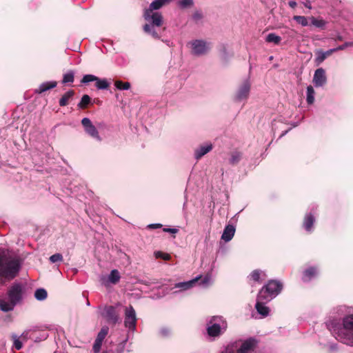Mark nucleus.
Instances as JSON below:
<instances>
[{
	"label": "nucleus",
	"instance_id": "nucleus-1",
	"mask_svg": "<svg viewBox=\"0 0 353 353\" xmlns=\"http://www.w3.org/2000/svg\"><path fill=\"white\" fill-rule=\"evenodd\" d=\"M327 329L341 343L353 347V314H349L340 319L330 317L326 322Z\"/></svg>",
	"mask_w": 353,
	"mask_h": 353
},
{
	"label": "nucleus",
	"instance_id": "nucleus-2",
	"mask_svg": "<svg viewBox=\"0 0 353 353\" xmlns=\"http://www.w3.org/2000/svg\"><path fill=\"white\" fill-rule=\"evenodd\" d=\"M22 262L21 257L17 255H0V284L3 283V279L11 280L16 277Z\"/></svg>",
	"mask_w": 353,
	"mask_h": 353
},
{
	"label": "nucleus",
	"instance_id": "nucleus-3",
	"mask_svg": "<svg viewBox=\"0 0 353 353\" xmlns=\"http://www.w3.org/2000/svg\"><path fill=\"white\" fill-rule=\"evenodd\" d=\"M23 288L21 283L11 285L7 292L0 297V310L4 312L12 311L23 299Z\"/></svg>",
	"mask_w": 353,
	"mask_h": 353
},
{
	"label": "nucleus",
	"instance_id": "nucleus-4",
	"mask_svg": "<svg viewBox=\"0 0 353 353\" xmlns=\"http://www.w3.org/2000/svg\"><path fill=\"white\" fill-rule=\"evenodd\" d=\"M228 329V322L222 316H211L207 321V334L211 341L222 336Z\"/></svg>",
	"mask_w": 353,
	"mask_h": 353
},
{
	"label": "nucleus",
	"instance_id": "nucleus-5",
	"mask_svg": "<svg viewBox=\"0 0 353 353\" xmlns=\"http://www.w3.org/2000/svg\"><path fill=\"white\" fill-rule=\"evenodd\" d=\"M282 283L278 281L271 280L259 291L258 296L260 300L270 301L281 291Z\"/></svg>",
	"mask_w": 353,
	"mask_h": 353
},
{
	"label": "nucleus",
	"instance_id": "nucleus-6",
	"mask_svg": "<svg viewBox=\"0 0 353 353\" xmlns=\"http://www.w3.org/2000/svg\"><path fill=\"white\" fill-rule=\"evenodd\" d=\"M196 283H199V285L203 287L208 286L212 283L211 275L207 274L202 279L201 276H199L188 281L176 283L174 284V286L172 288V289H179V290L174 292V293H177L179 292L188 290L193 288Z\"/></svg>",
	"mask_w": 353,
	"mask_h": 353
},
{
	"label": "nucleus",
	"instance_id": "nucleus-7",
	"mask_svg": "<svg viewBox=\"0 0 353 353\" xmlns=\"http://www.w3.org/2000/svg\"><path fill=\"white\" fill-rule=\"evenodd\" d=\"M191 54L194 56L201 57L205 55L211 49V44L202 39H195L189 42Z\"/></svg>",
	"mask_w": 353,
	"mask_h": 353
},
{
	"label": "nucleus",
	"instance_id": "nucleus-8",
	"mask_svg": "<svg viewBox=\"0 0 353 353\" xmlns=\"http://www.w3.org/2000/svg\"><path fill=\"white\" fill-rule=\"evenodd\" d=\"M137 323V314L132 305L125 307L124 310V326L129 332L136 330Z\"/></svg>",
	"mask_w": 353,
	"mask_h": 353
},
{
	"label": "nucleus",
	"instance_id": "nucleus-9",
	"mask_svg": "<svg viewBox=\"0 0 353 353\" xmlns=\"http://www.w3.org/2000/svg\"><path fill=\"white\" fill-rule=\"evenodd\" d=\"M100 315L104 318L108 323L116 324L119 319V314L115 306L104 305L99 307Z\"/></svg>",
	"mask_w": 353,
	"mask_h": 353
},
{
	"label": "nucleus",
	"instance_id": "nucleus-10",
	"mask_svg": "<svg viewBox=\"0 0 353 353\" xmlns=\"http://www.w3.org/2000/svg\"><path fill=\"white\" fill-rule=\"evenodd\" d=\"M251 89V83L249 79H245L237 88L235 95L234 101L241 102L246 101L249 97Z\"/></svg>",
	"mask_w": 353,
	"mask_h": 353
},
{
	"label": "nucleus",
	"instance_id": "nucleus-11",
	"mask_svg": "<svg viewBox=\"0 0 353 353\" xmlns=\"http://www.w3.org/2000/svg\"><path fill=\"white\" fill-rule=\"evenodd\" d=\"M81 124L83 127L85 132L92 139L98 142L102 141V138L95 125H93L89 118L85 117L81 120Z\"/></svg>",
	"mask_w": 353,
	"mask_h": 353
},
{
	"label": "nucleus",
	"instance_id": "nucleus-12",
	"mask_svg": "<svg viewBox=\"0 0 353 353\" xmlns=\"http://www.w3.org/2000/svg\"><path fill=\"white\" fill-rule=\"evenodd\" d=\"M92 81L95 82V86L99 90H106L110 86V83L106 79H100L93 74H85L81 81V83L83 84H87Z\"/></svg>",
	"mask_w": 353,
	"mask_h": 353
},
{
	"label": "nucleus",
	"instance_id": "nucleus-13",
	"mask_svg": "<svg viewBox=\"0 0 353 353\" xmlns=\"http://www.w3.org/2000/svg\"><path fill=\"white\" fill-rule=\"evenodd\" d=\"M143 17L147 24H152L156 26H161L163 23V15L159 12H152L145 10Z\"/></svg>",
	"mask_w": 353,
	"mask_h": 353
},
{
	"label": "nucleus",
	"instance_id": "nucleus-14",
	"mask_svg": "<svg viewBox=\"0 0 353 353\" xmlns=\"http://www.w3.org/2000/svg\"><path fill=\"white\" fill-rule=\"evenodd\" d=\"M109 332V327L108 326H103L99 332L94 344L92 345L93 353H99L103 345V342Z\"/></svg>",
	"mask_w": 353,
	"mask_h": 353
},
{
	"label": "nucleus",
	"instance_id": "nucleus-15",
	"mask_svg": "<svg viewBox=\"0 0 353 353\" xmlns=\"http://www.w3.org/2000/svg\"><path fill=\"white\" fill-rule=\"evenodd\" d=\"M239 345L236 353H250L254 350L256 341L253 338H249L245 341H238Z\"/></svg>",
	"mask_w": 353,
	"mask_h": 353
},
{
	"label": "nucleus",
	"instance_id": "nucleus-16",
	"mask_svg": "<svg viewBox=\"0 0 353 353\" xmlns=\"http://www.w3.org/2000/svg\"><path fill=\"white\" fill-rule=\"evenodd\" d=\"M327 82L325 71L323 68H320L315 70L313 77V83L315 87H322Z\"/></svg>",
	"mask_w": 353,
	"mask_h": 353
},
{
	"label": "nucleus",
	"instance_id": "nucleus-17",
	"mask_svg": "<svg viewBox=\"0 0 353 353\" xmlns=\"http://www.w3.org/2000/svg\"><path fill=\"white\" fill-rule=\"evenodd\" d=\"M213 148L211 143H205L197 147L194 152V157L196 160H199L204 155L210 152Z\"/></svg>",
	"mask_w": 353,
	"mask_h": 353
},
{
	"label": "nucleus",
	"instance_id": "nucleus-18",
	"mask_svg": "<svg viewBox=\"0 0 353 353\" xmlns=\"http://www.w3.org/2000/svg\"><path fill=\"white\" fill-rule=\"evenodd\" d=\"M161 26H156L152 24H145L143 27L145 33L150 35L152 37L156 39L161 38Z\"/></svg>",
	"mask_w": 353,
	"mask_h": 353
},
{
	"label": "nucleus",
	"instance_id": "nucleus-19",
	"mask_svg": "<svg viewBox=\"0 0 353 353\" xmlns=\"http://www.w3.org/2000/svg\"><path fill=\"white\" fill-rule=\"evenodd\" d=\"M268 302V301L265 300H260L259 296H257L255 308L258 313L260 314L263 317H265L269 314V307L265 305V304Z\"/></svg>",
	"mask_w": 353,
	"mask_h": 353
},
{
	"label": "nucleus",
	"instance_id": "nucleus-20",
	"mask_svg": "<svg viewBox=\"0 0 353 353\" xmlns=\"http://www.w3.org/2000/svg\"><path fill=\"white\" fill-rule=\"evenodd\" d=\"M28 337V332H24L19 336L16 334H12L11 338L13 341V347L17 350L23 347V341H26Z\"/></svg>",
	"mask_w": 353,
	"mask_h": 353
},
{
	"label": "nucleus",
	"instance_id": "nucleus-21",
	"mask_svg": "<svg viewBox=\"0 0 353 353\" xmlns=\"http://www.w3.org/2000/svg\"><path fill=\"white\" fill-rule=\"evenodd\" d=\"M173 0H154L152 1L148 8L145 9L146 10L155 12V10H158L164 6L169 4Z\"/></svg>",
	"mask_w": 353,
	"mask_h": 353
},
{
	"label": "nucleus",
	"instance_id": "nucleus-22",
	"mask_svg": "<svg viewBox=\"0 0 353 353\" xmlns=\"http://www.w3.org/2000/svg\"><path fill=\"white\" fill-rule=\"evenodd\" d=\"M318 273L317 268L310 267L303 272L302 279L304 282H308L314 278Z\"/></svg>",
	"mask_w": 353,
	"mask_h": 353
},
{
	"label": "nucleus",
	"instance_id": "nucleus-23",
	"mask_svg": "<svg viewBox=\"0 0 353 353\" xmlns=\"http://www.w3.org/2000/svg\"><path fill=\"white\" fill-rule=\"evenodd\" d=\"M235 233V228L232 225H228L224 228L221 239L225 242H228L233 238Z\"/></svg>",
	"mask_w": 353,
	"mask_h": 353
},
{
	"label": "nucleus",
	"instance_id": "nucleus-24",
	"mask_svg": "<svg viewBox=\"0 0 353 353\" xmlns=\"http://www.w3.org/2000/svg\"><path fill=\"white\" fill-rule=\"evenodd\" d=\"M57 85V83L54 81L43 82L35 90V92L41 94L47 90H49L50 89L55 88Z\"/></svg>",
	"mask_w": 353,
	"mask_h": 353
},
{
	"label": "nucleus",
	"instance_id": "nucleus-25",
	"mask_svg": "<svg viewBox=\"0 0 353 353\" xmlns=\"http://www.w3.org/2000/svg\"><path fill=\"white\" fill-rule=\"evenodd\" d=\"M314 221L315 219L313 214L311 213L306 214L303 221V227L306 231H312Z\"/></svg>",
	"mask_w": 353,
	"mask_h": 353
},
{
	"label": "nucleus",
	"instance_id": "nucleus-26",
	"mask_svg": "<svg viewBox=\"0 0 353 353\" xmlns=\"http://www.w3.org/2000/svg\"><path fill=\"white\" fill-rule=\"evenodd\" d=\"M250 277L254 281L261 283L266 278V274L262 270H255L250 273Z\"/></svg>",
	"mask_w": 353,
	"mask_h": 353
},
{
	"label": "nucleus",
	"instance_id": "nucleus-27",
	"mask_svg": "<svg viewBox=\"0 0 353 353\" xmlns=\"http://www.w3.org/2000/svg\"><path fill=\"white\" fill-rule=\"evenodd\" d=\"M242 159V153L239 151H233L230 153L229 163L234 165L238 164Z\"/></svg>",
	"mask_w": 353,
	"mask_h": 353
},
{
	"label": "nucleus",
	"instance_id": "nucleus-28",
	"mask_svg": "<svg viewBox=\"0 0 353 353\" xmlns=\"http://www.w3.org/2000/svg\"><path fill=\"white\" fill-rule=\"evenodd\" d=\"M74 94L73 90H69L65 92L59 100L60 106H65L68 105V101L73 97Z\"/></svg>",
	"mask_w": 353,
	"mask_h": 353
},
{
	"label": "nucleus",
	"instance_id": "nucleus-29",
	"mask_svg": "<svg viewBox=\"0 0 353 353\" xmlns=\"http://www.w3.org/2000/svg\"><path fill=\"white\" fill-rule=\"evenodd\" d=\"M121 276L117 270H112L108 275V281L112 284L117 283L120 280Z\"/></svg>",
	"mask_w": 353,
	"mask_h": 353
},
{
	"label": "nucleus",
	"instance_id": "nucleus-30",
	"mask_svg": "<svg viewBox=\"0 0 353 353\" xmlns=\"http://www.w3.org/2000/svg\"><path fill=\"white\" fill-rule=\"evenodd\" d=\"M281 41V37L274 33H270L266 36L265 41L278 45Z\"/></svg>",
	"mask_w": 353,
	"mask_h": 353
},
{
	"label": "nucleus",
	"instance_id": "nucleus-31",
	"mask_svg": "<svg viewBox=\"0 0 353 353\" xmlns=\"http://www.w3.org/2000/svg\"><path fill=\"white\" fill-rule=\"evenodd\" d=\"M315 92L312 85L307 87V98L306 101L308 104H312L314 101Z\"/></svg>",
	"mask_w": 353,
	"mask_h": 353
},
{
	"label": "nucleus",
	"instance_id": "nucleus-32",
	"mask_svg": "<svg viewBox=\"0 0 353 353\" xmlns=\"http://www.w3.org/2000/svg\"><path fill=\"white\" fill-rule=\"evenodd\" d=\"M47 291L43 288L37 289L34 292V297L38 301H43L47 298Z\"/></svg>",
	"mask_w": 353,
	"mask_h": 353
},
{
	"label": "nucleus",
	"instance_id": "nucleus-33",
	"mask_svg": "<svg viewBox=\"0 0 353 353\" xmlns=\"http://www.w3.org/2000/svg\"><path fill=\"white\" fill-rule=\"evenodd\" d=\"M239 345V341H234L233 343H231L225 347V351L223 353H236Z\"/></svg>",
	"mask_w": 353,
	"mask_h": 353
},
{
	"label": "nucleus",
	"instance_id": "nucleus-34",
	"mask_svg": "<svg viewBox=\"0 0 353 353\" xmlns=\"http://www.w3.org/2000/svg\"><path fill=\"white\" fill-rule=\"evenodd\" d=\"M328 53V51H322L319 50L316 52V62L318 64L321 63L327 57L330 56Z\"/></svg>",
	"mask_w": 353,
	"mask_h": 353
},
{
	"label": "nucleus",
	"instance_id": "nucleus-35",
	"mask_svg": "<svg viewBox=\"0 0 353 353\" xmlns=\"http://www.w3.org/2000/svg\"><path fill=\"white\" fill-rule=\"evenodd\" d=\"M90 101L91 98L88 94H84L77 105L79 108L84 109L90 103Z\"/></svg>",
	"mask_w": 353,
	"mask_h": 353
},
{
	"label": "nucleus",
	"instance_id": "nucleus-36",
	"mask_svg": "<svg viewBox=\"0 0 353 353\" xmlns=\"http://www.w3.org/2000/svg\"><path fill=\"white\" fill-rule=\"evenodd\" d=\"M114 85L120 90H128L130 88V83L129 82H123L119 80L114 82Z\"/></svg>",
	"mask_w": 353,
	"mask_h": 353
},
{
	"label": "nucleus",
	"instance_id": "nucleus-37",
	"mask_svg": "<svg viewBox=\"0 0 353 353\" xmlns=\"http://www.w3.org/2000/svg\"><path fill=\"white\" fill-rule=\"evenodd\" d=\"M74 79V72L70 70L63 74L62 83L65 84L68 83H73Z\"/></svg>",
	"mask_w": 353,
	"mask_h": 353
},
{
	"label": "nucleus",
	"instance_id": "nucleus-38",
	"mask_svg": "<svg viewBox=\"0 0 353 353\" xmlns=\"http://www.w3.org/2000/svg\"><path fill=\"white\" fill-rule=\"evenodd\" d=\"M293 19L296 21L299 24H301L302 26H308V21L307 17L304 16H294Z\"/></svg>",
	"mask_w": 353,
	"mask_h": 353
},
{
	"label": "nucleus",
	"instance_id": "nucleus-39",
	"mask_svg": "<svg viewBox=\"0 0 353 353\" xmlns=\"http://www.w3.org/2000/svg\"><path fill=\"white\" fill-rule=\"evenodd\" d=\"M221 53V59L225 62H227L228 60L232 56V54L228 52L225 46H223Z\"/></svg>",
	"mask_w": 353,
	"mask_h": 353
},
{
	"label": "nucleus",
	"instance_id": "nucleus-40",
	"mask_svg": "<svg viewBox=\"0 0 353 353\" xmlns=\"http://www.w3.org/2000/svg\"><path fill=\"white\" fill-rule=\"evenodd\" d=\"M178 4L181 8H187L193 5V1L192 0H180L178 2Z\"/></svg>",
	"mask_w": 353,
	"mask_h": 353
},
{
	"label": "nucleus",
	"instance_id": "nucleus-41",
	"mask_svg": "<svg viewBox=\"0 0 353 353\" xmlns=\"http://www.w3.org/2000/svg\"><path fill=\"white\" fill-rule=\"evenodd\" d=\"M50 261L52 263H57V262L62 261L63 256L59 253L54 254L50 257Z\"/></svg>",
	"mask_w": 353,
	"mask_h": 353
},
{
	"label": "nucleus",
	"instance_id": "nucleus-42",
	"mask_svg": "<svg viewBox=\"0 0 353 353\" xmlns=\"http://www.w3.org/2000/svg\"><path fill=\"white\" fill-rule=\"evenodd\" d=\"M312 24L316 27L321 28L325 25V21L321 19H316L314 17L311 18Z\"/></svg>",
	"mask_w": 353,
	"mask_h": 353
},
{
	"label": "nucleus",
	"instance_id": "nucleus-43",
	"mask_svg": "<svg viewBox=\"0 0 353 353\" xmlns=\"http://www.w3.org/2000/svg\"><path fill=\"white\" fill-rule=\"evenodd\" d=\"M154 254H155L156 258H161L165 261H168L170 259V254L160 252V251L156 252L154 253Z\"/></svg>",
	"mask_w": 353,
	"mask_h": 353
},
{
	"label": "nucleus",
	"instance_id": "nucleus-44",
	"mask_svg": "<svg viewBox=\"0 0 353 353\" xmlns=\"http://www.w3.org/2000/svg\"><path fill=\"white\" fill-rule=\"evenodd\" d=\"M192 19L195 22H198L203 19V14L200 11H196L192 14Z\"/></svg>",
	"mask_w": 353,
	"mask_h": 353
},
{
	"label": "nucleus",
	"instance_id": "nucleus-45",
	"mask_svg": "<svg viewBox=\"0 0 353 353\" xmlns=\"http://www.w3.org/2000/svg\"><path fill=\"white\" fill-rule=\"evenodd\" d=\"M352 46H353V41H349V42H345V43L339 46L338 49H339V50H343L346 48L352 47Z\"/></svg>",
	"mask_w": 353,
	"mask_h": 353
},
{
	"label": "nucleus",
	"instance_id": "nucleus-46",
	"mask_svg": "<svg viewBox=\"0 0 353 353\" xmlns=\"http://www.w3.org/2000/svg\"><path fill=\"white\" fill-rule=\"evenodd\" d=\"M160 333L162 336H166L170 334V330L168 328L163 327L160 330Z\"/></svg>",
	"mask_w": 353,
	"mask_h": 353
},
{
	"label": "nucleus",
	"instance_id": "nucleus-47",
	"mask_svg": "<svg viewBox=\"0 0 353 353\" xmlns=\"http://www.w3.org/2000/svg\"><path fill=\"white\" fill-rule=\"evenodd\" d=\"M162 225L161 223H152L148 225V228L149 229H157L161 228Z\"/></svg>",
	"mask_w": 353,
	"mask_h": 353
},
{
	"label": "nucleus",
	"instance_id": "nucleus-48",
	"mask_svg": "<svg viewBox=\"0 0 353 353\" xmlns=\"http://www.w3.org/2000/svg\"><path fill=\"white\" fill-rule=\"evenodd\" d=\"M163 231L165 232H169V233H172V234H176L178 232V229L176 228H163Z\"/></svg>",
	"mask_w": 353,
	"mask_h": 353
},
{
	"label": "nucleus",
	"instance_id": "nucleus-49",
	"mask_svg": "<svg viewBox=\"0 0 353 353\" xmlns=\"http://www.w3.org/2000/svg\"><path fill=\"white\" fill-rule=\"evenodd\" d=\"M329 348L331 351H335L337 350V344L333 343L329 345Z\"/></svg>",
	"mask_w": 353,
	"mask_h": 353
},
{
	"label": "nucleus",
	"instance_id": "nucleus-50",
	"mask_svg": "<svg viewBox=\"0 0 353 353\" xmlns=\"http://www.w3.org/2000/svg\"><path fill=\"white\" fill-rule=\"evenodd\" d=\"M288 4H289L290 7L292 8H294L297 5L296 2L294 1H289Z\"/></svg>",
	"mask_w": 353,
	"mask_h": 353
},
{
	"label": "nucleus",
	"instance_id": "nucleus-51",
	"mask_svg": "<svg viewBox=\"0 0 353 353\" xmlns=\"http://www.w3.org/2000/svg\"><path fill=\"white\" fill-rule=\"evenodd\" d=\"M339 49H338V47L335 48H332V49H330L328 50V53L327 54H330V55H331L332 53L336 52V51H339Z\"/></svg>",
	"mask_w": 353,
	"mask_h": 353
},
{
	"label": "nucleus",
	"instance_id": "nucleus-52",
	"mask_svg": "<svg viewBox=\"0 0 353 353\" xmlns=\"http://www.w3.org/2000/svg\"><path fill=\"white\" fill-rule=\"evenodd\" d=\"M304 6L309 9H312L311 3L310 1H306L304 3Z\"/></svg>",
	"mask_w": 353,
	"mask_h": 353
},
{
	"label": "nucleus",
	"instance_id": "nucleus-53",
	"mask_svg": "<svg viewBox=\"0 0 353 353\" xmlns=\"http://www.w3.org/2000/svg\"><path fill=\"white\" fill-rule=\"evenodd\" d=\"M288 130H286V131L283 132L281 134L280 137H283L284 135H285V134L288 133Z\"/></svg>",
	"mask_w": 353,
	"mask_h": 353
},
{
	"label": "nucleus",
	"instance_id": "nucleus-54",
	"mask_svg": "<svg viewBox=\"0 0 353 353\" xmlns=\"http://www.w3.org/2000/svg\"><path fill=\"white\" fill-rule=\"evenodd\" d=\"M86 304H87V305H90V302H89V301H87Z\"/></svg>",
	"mask_w": 353,
	"mask_h": 353
},
{
	"label": "nucleus",
	"instance_id": "nucleus-55",
	"mask_svg": "<svg viewBox=\"0 0 353 353\" xmlns=\"http://www.w3.org/2000/svg\"><path fill=\"white\" fill-rule=\"evenodd\" d=\"M54 353H57V352H54Z\"/></svg>",
	"mask_w": 353,
	"mask_h": 353
}]
</instances>
